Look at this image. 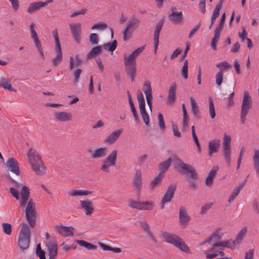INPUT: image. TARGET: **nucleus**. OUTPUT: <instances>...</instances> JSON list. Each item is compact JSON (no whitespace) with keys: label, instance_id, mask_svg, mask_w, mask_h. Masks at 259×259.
<instances>
[{"label":"nucleus","instance_id":"obj_38","mask_svg":"<svg viewBox=\"0 0 259 259\" xmlns=\"http://www.w3.org/2000/svg\"><path fill=\"white\" fill-rule=\"evenodd\" d=\"M223 155L226 163L228 166H230L231 163V147H223Z\"/></svg>","mask_w":259,"mask_h":259},{"label":"nucleus","instance_id":"obj_1","mask_svg":"<svg viewBox=\"0 0 259 259\" xmlns=\"http://www.w3.org/2000/svg\"><path fill=\"white\" fill-rule=\"evenodd\" d=\"M28 162L31 169L37 175H44L46 172V167L39 154L33 148H30L27 152Z\"/></svg>","mask_w":259,"mask_h":259},{"label":"nucleus","instance_id":"obj_6","mask_svg":"<svg viewBox=\"0 0 259 259\" xmlns=\"http://www.w3.org/2000/svg\"><path fill=\"white\" fill-rule=\"evenodd\" d=\"M25 215L29 226L31 228H34L36 224V212L35 204L31 199L28 201L26 206Z\"/></svg>","mask_w":259,"mask_h":259},{"label":"nucleus","instance_id":"obj_16","mask_svg":"<svg viewBox=\"0 0 259 259\" xmlns=\"http://www.w3.org/2000/svg\"><path fill=\"white\" fill-rule=\"evenodd\" d=\"M80 207L84 210L87 215H91L94 211L93 203L89 200H80L79 201Z\"/></svg>","mask_w":259,"mask_h":259},{"label":"nucleus","instance_id":"obj_62","mask_svg":"<svg viewBox=\"0 0 259 259\" xmlns=\"http://www.w3.org/2000/svg\"><path fill=\"white\" fill-rule=\"evenodd\" d=\"M34 24L32 23L30 25V27L31 37L33 39V40L38 39L37 37V34L34 29Z\"/></svg>","mask_w":259,"mask_h":259},{"label":"nucleus","instance_id":"obj_53","mask_svg":"<svg viewBox=\"0 0 259 259\" xmlns=\"http://www.w3.org/2000/svg\"><path fill=\"white\" fill-rule=\"evenodd\" d=\"M108 26L106 23H100L94 24L92 27V29H98L100 30H104L107 28Z\"/></svg>","mask_w":259,"mask_h":259},{"label":"nucleus","instance_id":"obj_64","mask_svg":"<svg viewBox=\"0 0 259 259\" xmlns=\"http://www.w3.org/2000/svg\"><path fill=\"white\" fill-rule=\"evenodd\" d=\"M254 249H250L245 253L244 259H253Z\"/></svg>","mask_w":259,"mask_h":259},{"label":"nucleus","instance_id":"obj_2","mask_svg":"<svg viewBox=\"0 0 259 259\" xmlns=\"http://www.w3.org/2000/svg\"><path fill=\"white\" fill-rule=\"evenodd\" d=\"M145 47V46H144L138 48L128 56H124V65L125 71L127 74L130 76L132 81H133L135 77L136 58L144 51Z\"/></svg>","mask_w":259,"mask_h":259},{"label":"nucleus","instance_id":"obj_31","mask_svg":"<svg viewBox=\"0 0 259 259\" xmlns=\"http://www.w3.org/2000/svg\"><path fill=\"white\" fill-rule=\"evenodd\" d=\"M57 55L52 59L54 66H57L61 62L62 59V53L61 48H55Z\"/></svg>","mask_w":259,"mask_h":259},{"label":"nucleus","instance_id":"obj_23","mask_svg":"<svg viewBox=\"0 0 259 259\" xmlns=\"http://www.w3.org/2000/svg\"><path fill=\"white\" fill-rule=\"evenodd\" d=\"M57 230L62 236L67 237L73 235L74 228L71 227H66L62 225L57 226Z\"/></svg>","mask_w":259,"mask_h":259},{"label":"nucleus","instance_id":"obj_25","mask_svg":"<svg viewBox=\"0 0 259 259\" xmlns=\"http://www.w3.org/2000/svg\"><path fill=\"white\" fill-rule=\"evenodd\" d=\"M21 194V200L20 201V205L22 207H24L26 205L27 202L28 201L29 196V188L26 186H23L22 189L20 192Z\"/></svg>","mask_w":259,"mask_h":259},{"label":"nucleus","instance_id":"obj_27","mask_svg":"<svg viewBox=\"0 0 259 259\" xmlns=\"http://www.w3.org/2000/svg\"><path fill=\"white\" fill-rule=\"evenodd\" d=\"M0 87L4 89L8 90L9 92H16V90L13 88L11 84V80L5 77L0 78Z\"/></svg>","mask_w":259,"mask_h":259},{"label":"nucleus","instance_id":"obj_11","mask_svg":"<svg viewBox=\"0 0 259 259\" xmlns=\"http://www.w3.org/2000/svg\"><path fill=\"white\" fill-rule=\"evenodd\" d=\"M176 163L179 168H180L179 171L181 172L186 171L189 174L190 173H193V177L197 178V174L195 169L190 165L185 163L182 160L177 158Z\"/></svg>","mask_w":259,"mask_h":259},{"label":"nucleus","instance_id":"obj_54","mask_svg":"<svg viewBox=\"0 0 259 259\" xmlns=\"http://www.w3.org/2000/svg\"><path fill=\"white\" fill-rule=\"evenodd\" d=\"M231 137L225 134L223 138V147H231Z\"/></svg>","mask_w":259,"mask_h":259},{"label":"nucleus","instance_id":"obj_34","mask_svg":"<svg viewBox=\"0 0 259 259\" xmlns=\"http://www.w3.org/2000/svg\"><path fill=\"white\" fill-rule=\"evenodd\" d=\"M252 159L254 168L259 175V150H254Z\"/></svg>","mask_w":259,"mask_h":259},{"label":"nucleus","instance_id":"obj_37","mask_svg":"<svg viewBox=\"0 0 259 259\" xmlns=\"http://www.w3.org/2000/svg\"><path fill=\"white\" fill-rule=\"evenodd\" d=\"M163 176L162 174H159L150 183V188L152 190H154L155 188L157 187L161 183L162 179Z\"/></svg>","mask_w":259,"mask_h":259},{"label":"nucleus","instance_id":"obj_52","mask_svg":"<svg viewBox=\"0 0 259 259\" xmlns=\"http://www.w3.org/2000/svg\"><path fill=\"white\" fill-rule=\"evenodd\" d=\"M36 254L40 259H46L45 251L41 250L40 244L36 246Z\"/></svg>","mask_w":259,"mask_h":259},{"label":"nucleus","instance_id":"obj_36","mask_svg":"<svg viewBox=\"0 0 259 259\" xmlns=\"http://www.w3.org/2000/svg\"><path fill=\"white\" fill-rule=\"evenodd\" d=\"M155 206L152 201H141V210H151Z\"/></svg>","mask_w":259,"mask_h":259},{"label":"nucleus","instance_id":"obj_26","mask_svg":"<svg viewBox=\"0 0 259 259\" xmlns=\"http://www.w3.org/2000/svg\"><path fill=\"white\" fill-rule=\"evenodd\" d=\"M220 146V141L219 139H214L208 143L209 156H211L213 153L218 151Z\"/></svg>","mask_w":259,"mask_h":259},{"label":"nucleus","instance_id":"obj_56","mask_svg":"<svg viewBox=\"0 0 259 259\" xmlns=\"http://www.w3.org/2000/svg\"><path fill=\"white\" fill-rule=\"evenodd\" d=\"M216 66L218 68H219L220 69H221V68H223L224 71L225 69L230 68L231 67V65L230 64H229L227 61H223V62H221L218 64H217Z\"/></svg>","mask_w":259,"mask_h":259},{"label":"nucleus","instance_id":"obj_18","mask_svg":"<svg viewBox=\"0 0 259 259\" xmlns=\"http://www.w3.org/2000/svg\"><path fill=\"white\" fill-rule=\"evenodd\" d=\"M179 221L181 226H187L190 221V218L188 214L187 209L184 206H182L179 210Z\"/></svg>","mask_w":259,"mask_h":259},{"label":"nucleus","instance_id":"obj_21","mask_svg":"<svg viewBox=\"0 0 259 259\" xmlns=\"http://www.w3.org/2000/svg\"><path fill=\"white\" fill-rule=\"evenodd\" d=\"M46 246L49 252V259H54L57 254V244L55 241H49Z\"/></svg>","mask_w":259,"mask_h":259},{"label":"nucleus","instance_id":"obj_15","mask_svg":"<svg viewBox=\"0 0 259 259\" xmlns=\"http://www.w3.org/2000/svg\"><path fill=\"white\" fill-rule=\"evenodd\" d=\"M69 26L75 41L77 43H79L81 39V24L80 23L70 24Z\"/></svg>","mask_w":259,"mask_h":259},{"label":"nucleus","instance_id":"obj_10","mask_svg":"<svg viewBox=\"0 0 259 259\" xmlns=\"http://www.w3.org/2000/svg\"><path fill=\"white\" fill-rule=\"evenodd\" d=\"M176 189V186L175 184H170L168 186L165 194L162 198L160 206L161 209H163L165 207V204L170 202L174 197L175 192Z\"/></svg>","mask_w":259,"mask_h":259},{"label":"nucleus","instance_id":"obj_5","mask_svg":"<svg viewBox=\"0 0 259 259\" xmlns=\"http://www.w3.org/2000/svg\"><path fill=\"white\" fill-rule=\"evenodd\" d=\"M252 100L250 96L247 91L244 93L241 111L240 114V120L242 124L245 123L246 115L248 113L250 109L252 107Z\"/></svg>","mask_w":259,"mask_h":259},{"label":"nucleus","instance_id":"obj_7","mask_svg":"<svg viewBox=\"0 0 259 259\" xmlns=\"http://www.w3.org/2000/svg\"><path fill=\"white\" fill-rule=\"evenodd\" d=\"M222 236L223 233L221 232L220 229H216L213 231L206 241L211 246L208 251L215 252V248L220 247V243L222 242Z\"/></svg>","mask_w":259,"mask_h":259},{"label":"nucleus","instance_id":"obj_58","mask_svg":"<svg viewBox=\"0 0 259 259\" xmlns=\"http://www.w3.org/2000/svg\"><path fill=\"white\" fill-rule=\"evenodd\" d=\"M158 118L159 120V125L160 127V129L162 131H164L165 130V126L162 115L160 113L158 114Z\"/></svg>","mask_w":259,"mask_h":259},{"label":"nucleus","instance_id":"obj_51","mask_svg":"<svg viewBox=\"0 0 259 259\" xmlns=\"http://www.w3.org/2000/svg\"><path fill=\"white\" fill-rule=\"evenodd\" d=\"M3 231L7 234L10 235L12 233V226L9 223H4L2 224Z\"/></svg>","mask_w":259,"mask_h":259},{"label":"nucleus","instance_id":"obj_47","mask_svg":"<svg viewBox=\"0 0 259 259\" xmlns=\"http://www.w3.org/2000/svg\"><path fill=\"white\" fill-rule=\"evenodd\" d=\"M129 207L141 210V201L130 200L128 202Z\"/></svg>","mask_w":259,"mask_h":259},{"label":"nucleus","instance_id":"obj_22","mask_svg":"<svg viewBox=\"0 0 259 259\" xmlns=\"http://www.w3.org/2000/svg\"><path fill=\"white\" fill-rule=\"evenodd\" d=\"M176 89L177 84L175 82L171 83L169 89L167 98V102L168 104H173L176 99Z\"/></svg>","mask_w":259,"mask_h":259},{"label":"nucleus","instance_id":"obj_49","mask_svg":"<svg viewBox=\"0 0 259 259\" xmlns=\"http://www.w3.org/2000/svg\"><path fill=\"white\" fill-rule=\"evenodd\" d=\"M246 232H247V228L246 227H244L240 230V231L238 233V234L236 236V239H235V241L237 242V243H238L239 242V241H240L242 240V239H243L244 236L245 235V234H246Z\"/></svg>","mask_w":259,"mask_h":259},{"label":"nucleus","instance_id":"obj_44","mask_svg":"<svg viewBox=\"0 0 259 259\" xmlns=\"http://www.w3.org/2000/svg\"><path fill=\"white\" fill-rule=\"evenodd\" d=\"M117 47V41L116 40H113L111 44L107 43L103 45V49L107 50L110 52L114 51Z\"/></svg>","mask_w":259,"mask_h":259},{"label":"nucleus","instance_id":"obj_41","mask_svg":"<svg viewBox=\"0 0 259 259\" xmlns=\"http://www.w3.org/2000/svg\"><path fill=\"white\" fill-rule=\"evenodd\" d=\"M236 243H237V242L235 240L232 241L231 240H228L227 241H222L219 247H227L233 249L235 247Z\"/></svg>","mask_w":259,"mask_h":259},{"label":"nucleus","instance_id":"obj_32","mask_svg":"<svg viewBox=\"0 0 259 259\" xmlns=\"http://www.w3.org/2000/svg\"><path fill=\"white\" fill-rule=\"evenodd\" d=\"M92 193L91 191L83 190H72L69 192L68 195L72 197L86 196Z\"/></svg>","mask_w":259,"mask_h":259},{"label":"nucleus","instance_id":"obj_29","mask_svg":"<svg viewBox=\"0 0 259 259\" xmlns=\"http://www.w3.org/2000/svg\"><path fill=\"white\" fill-rule=\"evenodd\" d=\"M219 167L218 166H213L209 171L208 176L205 180V184L207 186H210L212 184L214 177L218 171Z\"/></svg>","mask_w":259,"mask_h":259},{"label":"nucleus","instance_id":"obj_13","mask_svg":"<svg viewBox=\"0 0 259 259\" xmlns=\"http://www.w3.org/2000/svg\"><path fill=\"white\" fill-rule=\"evenodd\" d=\"M164 21V19L162 18L157 23L154 31L153 40L154 47V53L156 54L159 44V36L160 31L162 28Z\"/></svg>","mask_w":259,"mask_h":259},{"label":"nucleus","instance_id":"obj_43","mask_svg":"<svg viewBox=\"0 0 259 259\" xmlns=\"http://www.w3.org/2000/svg\"><path fill=\"white\" fill-rule=\"evenodd\" d=\"M139 109L140 111V114L145 124L146 125H148L149 123V116L146 111L145 107L140 108Z\"/></svg>","mask_w":259,"mask_h":259},{"label":"nucleus","instance_id":"obj_12","mask_svg":"<svg viewBox=\"0 0 259 259\" xmlns=\"http://www.w3.org/2000/svg\"><path fill=\"white\" fill-rule=\"evenodd\" d=\"M143 86L144 88L143 90L145 95L148 105L149 107L150 110L151 111L153 97L150 82L149 81H145L143 84Z\"/></svg>","mask_w":259,"mask_h":259},{"label":"nucleus","instance_id":"obj_55","mask_svg":"<svg viewBox=\"0 0 259 259\" xmlns=\"http://www.w3.org/2000/svg\"><path fill=\"white\" fill-rule=\"evenodd\" d=\"M90 41L93 45L98 44L99 42L98 35L94 33H91L90 36Z\"/></svg>","mask_w":259,"mask_h":259},{"label":"nucleus","instance_id":"obj_9","mask_svg":"<svg viewBox=\"0 0 259 259\" xmlns=\"http://www.w3.org/2000/svg\"><path fill=\"white\" fill-rule=\"evenodd\" d=\"M140 22V20L136 18L131 19L128 22L127 25L123 32V39L124 41L128 40L132 37L133 32L138 27Z\"/></svg>","mask_w":259,"mask_h":259},{"label":"nucleus","instance_id":"obj_3","mask_svg":"<svg viewBox=\"0 0 259 259\" xmlns=\"http://www.w3.org/2000/svg\"><path fill=\"white\" fill-rule=\"evenodd\" d=\"M31 232L28 225L22 224L21 228L18 234V245L20 249L24 250L29 247Z\"/></svg>","mask_w":259,"mask_h":259},{"label":"nucleus","instance_id":"obj_20","mask_svg":"<svg viewBox=\"0 0 259 259\" xmlns=\"http://www.w3.org/2000/svg\"><path fill=\"white\" fill-rule=\"evenodd\" d=\"M122 132V129H118L113 131L106 138L105 142L108 144L114 143L118 140Z\"/></svg>","mask_w":259,"mask_h":259},{"label":"nucleus","instance_id":"obj_46","mask_svg":"<svg viewBox=\"0 0 259 259\" xmlns=\"http://www.w3.org/2000/svg\"><path fill=\"white\" fill-rule=\"evenodd\" d=\"M223 71L224 69L221 68V70L215 75V81L217 85L220 86L221 85L223 79Z\"/></svg>","mask_w":259,"mask_h":259},{"label":"nucleus","instance_id":"obj_50","mask_svg":"<svg viewBox=\"0 0 259 259\" xmlns=\"http://www.w3.org/2000/svg\"><path fill=\"white\" fill-rule=\"evenodd\" d=\"M188 61L185 60L182 69L181 70V73L183 76V77L187 79L188 78Z\"/></svg>","mask_w":259,"mask_h":259},{"label":"nucleus","instance_id":"obj_61","mask_svg":"<svg viewBox=\"0 0 259 259\" xmlns=\"http://www.w3.org/2000/svg\"><path fill=\"white\" fill-rule=\"evenodd\" d=\"M212 203H208L202 206L201 208V214H205L211 207Z\"/></svg>","mask_w":259,"mask_h":259},{"label":"nucleus","instance_id":"obj_14","mask_svg":"<svg viewBox=\"0 0 259 259\" xmlns=\"http://www.w3.org/2000/svg\"><path fill=\"white\" fill-rule=\"evenodd\" d=\"M54 119L58 122H67L72 120V115L71 112L59 111L54 113Z\"/></svg>","mask_w":259,"mask_h":259},{"label":"nucleus","instance_id":"obj_24","mask_svg":"<svg viewBox=\"0 0 259 259\" xmlns=\"http://www.w3.org/2000/svg\"><path fill=\"white\" fill-rule=\"evenodd\" d=\"M168 17L173 23L176 24H180L183 21V13L181 11H172Z\"/></svg>","mask_w":259,"mask_h":259},{"label":"nucleus","instance_id":"obj_40","mask_svg":"<svg viewBox=\"0 0 259 259\" xmlns=\"http://www.w3.org/2000/svg\"><path fill=\"white\" fill-rule=\"evenodd\" d=\"M190 102L192 107V111L194 114V116L196 117H199V108L197 105V103L195 99L192 97H190Z\"/></svg>","mask_w":259,"mask_h":259},{"label":"nucleus","instance_id":"obj_63","mask_svg":"<svg viewBox=\"0 0 259 259\" xmlns=\"http://www.w3.org/2000/svg\"><path fill=\"white\" fill-rule=\"evenodd\" d=\"M239 191H238V190H237L236 188H235L233 190L231 195L229 197L228 202L230 203L232 201H233L234 199L235 198V197L237 196V195L239 194Z\"/></svg>","mask_w":259,"mask_h":259},{"label":"nucleus","instance_id":"obj_28","mask_svg":"<svg viewBox=\"0 0 259 259\" xmlns=\"http://www.w3.org/2000/svg\"><path fill=\"white\" fill-rule=\"evenodd\" d=\"M107 152V148L106 147H100L97 148L91 155V157L94 159L103 157L106 155Z\"/></svg>","mask_w":259,"mask_h":259},{"label":"nucleus","instance_id":"obj_59","mask_svg":"<svg viewBox=\"0 0 259 259\" xmlns=\"http://www.w3.org/2000/svg\"><path fill=\"white\" fill-rule=\"evenodd\" d=\"M81 73V70L80 69H76L74 72V79L73 80V83L76 84L77 83L78 79L79 78V76L80 75V74Z\"/></svg>","mask_w":259,"mask_h":259},{"label":"nucleus","instance_id":"obj_39","mask_svg":"<svg viewBox=\"0 0 259 259\" xmlns=\"http://www.w3.org/2000/svg\"><path fill=\"white\" fill-rule=\"evenodd\" d=\"M102 51L101 46H97L93 48L87 55V59H90L95 57L96 55L99 54Z\"/></svg>","mask_w":259,"mask_h":259},{"label":"nucleus","instance_id":"obj_8","mask_svg":"<svg viewBox=\"0 0 259 259\" xmlns=\"http://www.w3.org/2000/svg\"><path fill=\"white\" fill-rule=\"evenodd\" d=\"M117 151L114 150L103 160L101 170L106 173H109L110 167L115 166L117 159Z\"/></svg>","mask_w":259,"mask_h":259},{"label":"nucleus","instance_id":"obj_57","mask_svg":"<svg viewBox=\"0 0 259 259\" xmlns=\"http://www.w3.org/2000/svg\"><path fill=\"white\" fill-rule=\"evenodd\" d=\"M130 108H131V111L133 113V116L135 118V120L136 121V122L137 123H139V121H140V120H139V116H138V113L136 111V108L134 106V104H131V105H130Z\"/></svg>","mask_w":259,"mask_h":259},{"label":"nucleus","instance_id":"obj_33","mask_svg":"<svg viewBox=\"0 0 259 259\" xmlns=\"http://www.w3.org/2000/svg\"><path fill=\"white\" fill-rule=\"evenodd\" d=\"M182 110H183V124L182 127V130L183 131H186L188 128V116L187 115V113L185 108V106L184 104H182Z\"/></svg>","mask_w":259,"mask_h":259},{"label":"nucleus","instance_id":"obj_30","mask_svg":"<svg viewBox=\"0 0 259 259\" xmlns=\"http://www.w3.org/2000/svg\"><path fill=\"white\" fill-rule=\"evenodd\" d=\"M50 2L51 1H47L46 2H39L31 3L30 7L28 8V12L29 13H33L39 10L40 8L46 6L48 4V3Z\"/></svg>","mask_w":259,"mask_h":259},{"label":"nucleus","instance_id":"obj_17","mask_svg":"<svg viewBox=\"0 0 259 259\" xmlns=\"http://www.w3.org/2000/svg\"><path fill=\"white\" fill-rule=\"evenodd\" d=\"M6 165L10 171L17 176L20 175V171L19 170V163L14 158H9L7 161Z\"/></svg>","mask_w":259,"mask_h":259},{"label":"nucleus","instance_id":"obj_19","mask_svg":"<svg viewBox=\"0 0 259 259\" xmlns=\"http://www.w3.org/2000/svg\"><path fill=\"white\" fill-rule=\"evenodd\" d=\"M142 186V177L140 170H137L133 180V186L135 190L140 192Z\"/></svg>","mask_w":259,"mask_h":259},{"label":"nucleus","instance_id":"obj_42","mask_svg":"<svg viewBox=\"0 0 259 259\" xmlns=\"http://www.w3.org/2000/svg\"><path fill=\"white\" fill-rule=\"evenodd\" d=\"M77 244H78L79 245L81 246H84L85 248H86L87 249L91 250H94L97 248V246L96 245H94L91 243H90L89 242H87L84 240H77Z\"/></svg>","mask_w":259,"mask_h":259},{"label":"nucleus","instance_id":"obj_45","mask_svg":"<svg viewBox=\"0 0 259 259\" xmlns=\"http://www.w3.org/2000/svg\"><path fill=\"white\" fill-rule=\"evenodd\" d=\"M137 100L139 103V108L145 107V101L141 91H139L137 93Z\"/></svg>","mask_w":259,"mask_h":259},{"label":"nucleus","instance_id":"obj_4","mask_svg":"<svg viewBox=\"0 0 259 259\" xmlns=\"http://www.w3.org/2000/svg\"><path fill=\"white\" fill-rule=\"evenodd\" d=\"M161 235L165 242L173 244L185 252H190L188 247L178 235L167 232H163Z\"/></svg>","mask_w":259,"mask_h":259},{"label":"nucleus","instance_id":"obj_60","mask_svg":"<svg viewBox=\"0 0 259 259\" xmlns=\"http://www.w3.org/2000/svg\"><path fill=\"white\" fill-rule=\"evenodd\" d=\"M222 6L223 2L222 1H220L215 6L212 14H214L215 15L219 16L220 14V11L222 8Z\"/></svg>","mask_w":259,"mask_h":259},{"label":"nucleus","instance_id":"obj_48","mask_svg":"<svg viewBox=\"0 0 259 259\" xmlns=\"http://www.w3.org/2000/svg\"><path fill=\"white\" fill-rule=\"evenodd\" d=\"M209 112L210 117L213 119L215 116L214 106L212 99L209 98Z\"/></svg>","mask_w":259,"mask_h":259},{"label":"nucleus","instance_id":"obj_35","mask_svg":"<svg viewBox=\"0 0 259 259\" xmlns=\"http://www.w3.org/2000/svg\"><path fill=\"white\" fill-rule=\"evenodd\" d=\"M171 163L172 159L171 158H169L165 161H164L160 163L159 165V169L161 171L160 174H162V173L166 171L168 169Z\"/></svg>","mask_w":259,"mask_h":259}]
</instances>
